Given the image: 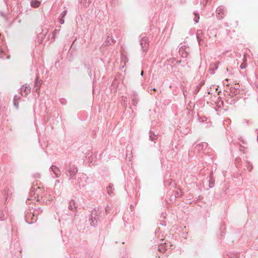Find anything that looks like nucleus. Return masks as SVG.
I'll return each mask as SVG.
<instances>
[{
    "label": "nucleus",
    "instance_id": "18",
    "mask_svg": "<svg viewBox=\"0 0 258 258\" xmlns=\"http://www.w3.org/2000/svg\"><path fill=\"white\" fill-rule=\"evenodd\" d=\"M42 84V81L39 80L38 78L36 79L35 80V85L38 86V87H40V86Z\"/></svg>",
    "mask_w": 258,
    "mask_h": 258
},
{
    "label": "nucleus",
    "instance_id": "11",
    "mask_svg": "<svg viewBox=\"0 0 258 258\" xmlns=\"http://www.w3.org/2000/svg\"><path fill=\"white\" fill-rule=\"evenodd\" d=\"M68 208L71 210H76V207L75 206V201L74 200L70 201Z\"/></svg>",
    "mask_w": 258,
    "mask_h": 258
},
{
    "label": "nucleus",
    "instance_id": "25",
    "mask_svg": "<svg viewBox=\"0 0 258 258\" xmlns=\"http://www.w3.org/2000/svg\"><path fill=\"white\" fill-rule=\"evenodd\" d=\"M0 57L2 58L4 57V51L2 50V49L1 48H0Z\"/></svg>",
    "mask_w": 258,
    "mask_h": 258
},
{
    "label": "nucleus",
    "instance_id": "1",
    "mask_svg": "<svg viewBox=\"0 0 258 258\" xmlns=\"http://www.w3.org/2000/svg\"><path fill=\"white\" fill-rule=\"evenodd\" d=\"M94 213H95V216L94 217L91 215V218L90 220V224L93 227L95 226L97 224L98 219L101 214V212L99 211V210L96 208L94 209L92 215L94 214Z\"/></svg>",
    "mask_w": 258,
    "mask_h": 258
},
{
    "label": "nucleus",
    "instance_id": "32",
    "mask_svg": "<svg viewBox=\"0 0 258 258\" xmlns=\"http://www.w3.org/2000/svg\"><path fill=\"white\" fill-rule=\"evenodd\" d=\"M37 220V219H34L33 218V222L36 221Z\"/></svg>",
    "mask_w": 258,
    "mask_h": 258
},
{
    "label": "nucleus",
    "instance_id": "10",
    "mask_svg": "<svg viewBox=\"0 0 258 258\" xmlns=\"http://www.w3.org/2000/svg\"><path fill=\"white\" fill-rule=\"evenodd\" d=\"M113 185L112 183H110L109 184L108 186L107 187V193L110 196L113 195Z\"/></svg>",
    "mask_w": 258,
    "mask_h": 258
},
{
    "label": "nucleus",
    "instance_id": "34",
    "mask_svg": "<svg viewBox=\"0 0 258 258\" xmlns=\"http://www.w3.org/2000/svg\"><path fill=\"white\" fill-rule=\"evenodd\" d=\"M246 60V57L245 56H244V58H243V61H245Z\"/></svg>",
    "mask_w": 258,
    "mask_h": 258
},
{
    "label": "nucleus",
    "instance_id": "2",
    "mask_svg": "<svg viewBox=\"0 0 258 258\" xmlns=\"http://www.w3.org/2000/svg\"><path fill=\"white\" fill-rule=\"evenodd\" d=\"M78 172V168L74 165L70 166L67 170V175L73 178Z\"/></svg>",
    "mask_w": 258,
    "mask_h": 258
},
{
    "label": "nucleus",
    "instance_id": "21",
    "mask_svg": "<svg viewBox=\"0 0 258 258\" xmlns=\"http://www.w3.org/2000/svg\"><path fill=\"white\" fill-rule=\"evenodd\" d=\"M246 66H247V64H246V63H245V62H243V63H242L241 64V65H240V69H242H242H244L246 68Z\"/></svg>",
    "mask_w": 258,
    "mask_h": 258
},
{
    "label": "nucleus",
    "instance_id": "16",
    "mask_svg": "<svg viewBox=\"0 0 258 258\" xmlns=\"http://www.w3.org/2000/svg\"><path fill=\"white\" fill-rule=\"evenodd\" d=\"M42 210L40 208L35 209L32 214L33 217L37 216L40 213H42Z\"/></svg>",
    "mask_w": 258,
    "mask_h": 258
},
{
    "label": "nucleus",
    "instance_id": "12",
    "mask_svg": "<svg viewBox=\"0 0 258 258\" xmlns=\"http://www.w3.org/2000/svg\"><path fill=\"white\" fill-rule=\"evenodd\" d=\"M208 146V144L207 143H202L200 144L197 146V148L199 150H202L203 148H207Z\"/></svg>",
    "mask_w": 258,
    "mask_h": 258
},
{
    "label": "nucleus",
    "instance_id": "36",
    "mask_svg": "<svg viewBox=\"0 0 258 258\" xmlns=\"http://www.w3.org/2000/svg\"><path fill=\"white\" fill-rule=\"evenodd\" d=\"M153 90H154V91H156V89L155 88H153Z\"/></svg>",
    "mask_w": 258,
    "mask_h": 258
},
{
    "label": "nucleus",
    "instance_id": "37",
    "mask_svg": "<svg viewBox=\"0 0 258 258\" xmlns=\"http://www.w3.org/2000/svg\"><path fill=\"white\" fill-rule=\"evenodd\" d=\"M183 95H184V96H185V93H184V91H183Z\"/></svg>",
    "mask_w": 258,
    "mask_h": 258
},
{
    "label": "nucleus",
    "instance_id": "14",
    "mask_svg": "<svg viewBox=\"0 0 258 258\" xmlns=\"http://www.w3.org/2000/svg\"><path fill=\"white\" fill-rule=\"evenodd\" d=\"M90 0H81V3L85 7H88L90 4Z\"/></svg>",
    "mask_w": 258,
    "mask_h": 258
},
{
    "label": "nucleus",
    "instance_id": "22",
    "mask_svg": "<svg viewBox=\"0 0 258 258\" xmlns=\"http://www.w3.org/2000/svg\"><path fill=\"white\" fill-rule=\"evenodd\" d=\"M58 32V30H56V29H55L53 32V37L52 38L53 39H54L55 37L56 36V35L57 34Z\"/></svg>",
    "mask_w": 258,
    "mask_h": 258
},
{
    "label": "nucleus",
    "instance_id": "9",
    "mask_svg": "<svg viewBox=\"0 0 258 258\" xmlns=\"http://www.w3.org/2000/svg\"><path fill=\"white\" fill-rule=\"evenodd\" d=\"M158 135H156L153 131H150L149 132L150 140L152 141H154L158 139Z\"/></svg>",
    "mask_w": 258,
    "mask_h": 258
},
{
    "label": "nucleus",
    "instance_id": "28",
    "mask_svg": "<svg viewBox=\"0 0 258 258\" xmlns=\"http://www.w3.org/2000/svg\"><path fill=\"white\" fill-rule=\"evenodd\" d=\"M175 196L176 197H180L181 196V194H180L178 191H176Z\"/></svg>",
    "mask_w": 258,
    "mask_h": 258
},
{
    "label": "nucleus",
    "instance_id": "30",
    "mask_svg": "<svg viewBox=\"0 0 258 258\" xmlns=\"http://www.w3.org/2000/svg\"><path fill=\"white\" fill-rule=\"evenodd\" d=\"M163 246L162 245H161L160 247L159 248L158 250L160 251H162V247Z\"/></svg>",
    "mask_w": 258,
    "mask_h": 258
},
{
    "label": "nucleus",
    "instance_id": "3",
    "mask_svg": "<svg viewBox=\"0 0 258 258\" xmlns=\"http://www.w3.org/2000/svg\"><path fill=\"white\" fill-rule=\"evenodd\" d=\"M217 17L218 19H221L225 16L226 11L225 9L221 6L217 8L216 10Z\"/></svg>",
    "mask_w": 258,
    "mask_h": 258
},
{
    "label": "nucleus",
    "instance_id": "17",
    "mask_svg": "<svg viewBox=\"0 0 258 258\" xmlns=\"http://www.w3.org/2000/svg\"><path fill=\"white\" fill-rule=\"evenodd\" d=\"M215 179L213 177L211 176L209 179V187L212 188L214 186Z\"/></svg>",
    "mask_w": 258,
    "mask_h": 258
},
{
    "label": "nucleus",
    "instance_id": "15",
    "mask_svg": "<svg viewBox=\"0 0 258 258\" xmlns=\"http://www.w3.org/2000/svg\"><path fill=\"white\" fill-rule=\"evenodd\" d=\"M40 3L37 1H31V5L32 7L37 8L39 6Z\"/></svg>",
    "mask_w": 258,
    "mask_h": 258
},
{
    "label": "nucleus",
    "instance_id": "8",
    "mask_svg": "<svg viewBox=\"0 0 258 258\" xmlns=\"http://www.w3.org/2000/svg\"><path fill=\"white\" fill-rule=\"evenodd\" d=\"M115 42V40H114L112 38V36H108L106 38V40L105 41L106 45H110L114 43Z\"/></svg>",
    "mask_w": 258,
    "mask_h": 258
},
{
    "label": "nucleus",
    "instance_id": "19",
    "mask_svg": "<svg viewBox=\"0 0 258 258\" xmlns=\"http://www.w3.org/2000/svg\"><path fill=\"white\" fill-rule=\"evenodd\" d=\"M194 14L195 15V18L194 19V20L195 21V22L196 23H198L199 22V19H200V16L199 15L197 14V13H194Z\"/></svg>",
    "mask_w": 258,
    "mask_h": 258
},
{
    "label": "nucleus",
    "instance_id": "35",
    "mask_svg": "<svg viewBox=\"0 0 258 258\" xmlns=\"http://www.w3.org/2000/svg\"><path fill=\"white\" fill-rule=\"evenodd\" d=\"M143 74H144V72H143V71H142L141 75L142 76H143Z\"/></svg>",
    "mask_w": 258,
    "mask_h": 258
},
{
    "label": "nucleus",
    "instance_id": "7",
    "mask_svg": "<svg viewBox=\"0 0 258 258\" xmlns=\"http://www.w3.org/2000/svg\"><path fill=\"white\" fill-rule=\"evenodd\" d=\"M218 63L219 62H217L216 63H212L210 65L209 71H210L211 74H214L215 70L218 69Z\"/></svg>",
    "mask_w": 258,
    "mask_h": 258
},
{
    "label": "nucleus",
    "instance_id": "29",
    "mask_svg": "<svg viewBox=\"0 0 258 258\" xmlns=\"http://www.w3.org/2000/svg\"><path fill=\"white\" fill-rule=\"evenodd\" d=\"M228 257L227 258H235L234 255H233V254H231L230 255H227Z\"/></svg>",
    "mask_w": 258,
    "mask_h": 258
},
{
    "label": "nucleus",
    "instance_id": "24",
    "mask_svg": "<svg viewBox=\"0 0 258 258\" xmlns=\"http://www.w3.org/2000/svg\"><path fill=\"white\" fill-rule=\"evenodd\" d=\"M21 99V97L18 95H15L13 100L19 101Z\"/></svg>",
    "mask_w": 258,
    "mask_h": 258
},
{
    "label": "nucleus",
    "instance_id": "20",
    "mask_svg": "<svg viewBox=\"0 0 258 258\" xmlns=\"http://www.w3.org/2000/svg\"><path fill=\"white\" fill-rule=\"evenodd\" d=\"M19 101L13 100L14 105L17 109L19 108Z\"/></svg>",
    "mask_w": 258,
    "mask_h": 258
},
{
    "label": "nucleus",
    "instance_id": "13",
    "mask_svg": "<svg viewBox=\"0 0 258 258\" xmlns=\"http://www.w3.org/2000/svg\"><path fill=\"white\" fill-rule=\"evenodd\" d=\"M202 33V30H199L197 32V34H196L197 39H198V41L200 45H201V41L202 40V39L200 38V35Z\"/></svg>",
    "mask_w": 258,
    "mask_h": 258
},
{
    "label": "nucleus",
    "instance_id": "26",
    "mask_svg": "<svg viewBox=\"0 0 258 258\" xmlns=\"http://www.w3.org/2000/svg\"><path fill=\"white\" fill-rule=\"evenodd\" d=\"M110 208L108 206H107L105 208V212H106V213L107 214H108L110 212Z\"/></svg>",
    "mask_w": 258,
    "mask_h": 258
},
{
    "label": "nucleus",
    "instance_id": "27",
    "mask_svg": "<svg viewBox=\"0 0 258 258\" xmlns=\"http://www.w3.org/2000/svg\"><path fill=\"white\" fill-rule=\"evenodd\" d=\"M64 18H61L59 20V23L61 24H63L64 22Z\"/></svg>",
    "mask_w": 258,
    "mask_h": 258
},
{
    "label": "nucleus",
    "instance_id": "31",
    "mask_svg": "<svg viewBox=\"0 0 258 258\" xmlns=\"http://www.w3.org/2000/svg\"><path fill=\"white\" fill-rule=\"evenodd\" d=\"M134 105H135L137 102L135 101V100H133Z\"/></svg>",
    "mask_w": 258,
    "mask_h": 258
},
{
    "label": "nucleus",
    "instance_id": "5",
    "mask_svg": "<svg viewBox=\"0 0 258 258\" xmlns=\"http://www.w3.org/2000/svg\"><path fill=\"white\" fill-rule=\"evenodd\" d=\"M140 45L142 46L143 51L145 52L148 47V43L147 41V39L143 38L140 41Z\"/></svg>",
    "mask_w": 258,
    "mask_h": 258
},
{
    "label": "nucleus",
    "instance_id": "23",
    "mask_svg": "<svg viewBox=\"0 0 258 258\" xmlns=\"http://www.w3.org/2000/svg\"><path fill=\"white\" fill-rule=\"evenodd\" d=\"M67 10H64L60 14V16L62 17V18H64L66 15H67Z\"/></svg>",
    "mask_w": 258,
    "mask_h": 258
},
{
    "label": "nucleus",
    "instance_id": "6",
    "mask_svg": "<svg viewBox=\"0 0 258 258\" xmlns=\"http://www.w3.org/2000/svg\"><path fill=\"white\" fill-rule=\"evenodd\" d=\"M51 171L54 174L55 177H59L60 175V171L59 169L55 165H52L50 167Z\"/></svg>",
    "mask_w": 258,
    "mask_h": 258
},
{
    "label": "nucleus",
    "instance_id": "33",
    "mask_svg": "<svg viewBox=\"0 0 258 258\" xmlns=\"http://www.w3.org/2000/svg\"><path fill=\"white\" fill-rule=\"evenodd\" d=\"M4 218L2 216V215L0 216V220L3 219Z\"/></svg>",
    "mask_w": 258,
    "mask_h": 258
},
{
    "label": "nucleus",
    "instance_id": "4",
    "mask_svg": "<svg viewBox=\"0 0 258 258\" xmlns=\"http://www.w3.org/2000/svg\"><path fill=\"white\" fill-rule=\"evenodd\" d=\"M31 91V88L29 85L25 84L22 86L21 87V92L22 95L26 96Z\"/></svg>",
    "mask_w": 258,
    "mask_h": 258
}]
</instances>
